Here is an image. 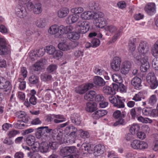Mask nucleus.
<instances>
[{"instance_id":"1","label":"nucleus","mask_w":158,"mask_h":158,"mask_svg":"<svg viewBox=\"0 0 158 158\" xmlns=\"http://www.w3.org/2000/svg\"><path fill=\"white\" fill-rule=\"evenodd\" d=\"M104 16L103 13L101 12H94L89 11H85L82 13L81 18L84 20L94 19L96 26L102 28L107 24L106 20L104 18Z\"/></svg>"},{"instance_id":"2","label":"nucleus","mask_w":158,"mask_h":158,"mask_svg":"<svg viewBox=\"0 0 158 158\" xmlns=\"http://www.w3.org/2000/svg\"><path fill=\"white\" fill-rule=\"evenodd\" d=\"M133 55L135 59L139 61L141 64L140 66V70L142 72L144 73L147 71L148 69L149 68V63L148 62V59L147 56H145L142 58L140 56H136L135 55L133 54Z\"/></svg>"},{"instance_id":"3","label":"nucleus","mask_w":158,"mask_h":158,"mask_svg":"<svg viewBox=\"0 0 158 158\" xmlns=\"http://www.w3.org/2000/svg\"><path fill=\"white\" fill-rule=\"evenodd\" d=\"M36 92L34 89L31 90L29 93L27 94V96L29 97V102L28 99H27L24 103L25 106L27 107L30 106V104L35 105L37 103V98L35 96Z\"/></svg>"},{"instance_id":"4","label":"nucleus","mask_w":158,"mask_h":158,"mask_svg":"<svg viewBox=\"0 0 158 158\" xmlns=\"http://www.w3.org/2000/svg\"><path fill=\"white\" fill-rule=\"evenodd\" d=\"M113 116L114 119H118V120L114 124V126L125 124V121L123 119L124 117V115L121 113L120 111L116 110L114 111L113 113Z\"/></svg>"},{"instance_id":"5","label":"nucleus","mask_w":158,"mask_h":158,"mask_svg":"<svg viewBox=\"0 0 158 158\" xmlns=\"http://www.w3.org/2000/svg\"><path fill=\"white\" fill-rule=\"evenodd\" d=\"M149 46L148 44L146 42L143 41L140 42L138 47L137 50L140 54L139 56L142 55L144 57L149 51Z\"/></svg>"},{"instance_id":"6","label":"nucleus","mask_w":158,"mask_h":158,"mask_svg":"<svg viewBox=\"0 0 158 158\" xmlns=\"http://www.w3.org/2000/svg\"><path fill=\"white\" fill-rule=\"evenodd\" d=\"M52 137L56 142L59 143L60 144L62 143L63 133L61 131L58 130L57 129H55L52 131Z\"/></svg>"},{"instance_id":"7","label":"nucleus","mask_w":158,"mask_h":158,"mask_svg":"<svg viewBox=\"0 0 158 158\" xmlns=\"http://www.w3.org/2000/svg\"><path fill=\"white\" fill-rule=\"evenodd\" d=\"M131 64L128 61L123 62L121 65L120 71L121 73L124 75L127 74L130 70Z\"/></svg>"},{"instance_id":"8","label":"nucleus","mask_w":158,"mask_h":158,"mask_svg":"<svg viewBox=\"0 0 158 158\" xmlns=\"http://www.w3.org/2000/svg\"><path fill=\"white\" fill-rule=\"evenodd\" d=\"M121 62L120 58L117 56L114 57L110 64L112 69L115 71H118L120 69Z\"/></svg>"},{"instance_id":"9","label":"nucleus","mask_w":158,"mask_h":158,"mask_svg":"<svg viewBox=\"0 0 158 158\" xmlns=\"http://www.w3.org/2000/svg\"><path fill=\"white\" fill-rule=\"evenodd\" d=\"M144 10L148 15H152L156 11V5L155 3H149L144 7Z\"/></svg>"},{"instance_id":"10","label":"nucleus","mask_w":158,"mask_h":158,"mask_svg":"<svg viewBox=\"0 0 158 158\" xmlns=\"http://www.w3.org/2000/svg\"><path fill=\"white\" fill-rule=\"evenodd\" d=\"M16 116L19 118H21L23 123H27L28 122L29 117L27 115L25 112L20 110L15 113Z\"/></svg>"},{"instance_id":"11","label":"nucleus","mask_w":158,"mask_h":158,"mask_svg":"<svg viewBox=\"0 0 158 158\" xmlns=\"http://www.w3.org/2000/svg\"><path fill=\"white\" fill-rule=\"evenodd\" d=\"M131 83L134 89L139 90L141 89V80L138 77H134L131 81Z\"/></svg>"},{"instance_id":"12","label":"nucleus","mask_w":158,"mask_h":158,"mask_svg":"<svg viewBox=\"0 0 158 158\" xmlns=\"http://www.w3.org/2000/svg\"><path fill=\"white\" fill-rule=\"evenodd\" d=\"M107 113V112L106 110H100L93 113L92 115V116L94 119H98L106 115Z\"/></svg>"},{"instance_id":"13","label":"nucleus","mask_w":158,"mask_h":158,"mask_svg":"<svg viewBox=\"0 0 158 158\" xmlns=\"http://www.w3.org/2000/svg\"><path fill=\"white\" fill-rule=\"evenodd\" d=\"M48 32L52 35H55L58 34V37L60 36V26H58L57 25H54L51 26L48 30Z\"/></svg>"},{"instance_id":"14","label":"nucleus","mask_w":158,"mask_h":158,"mask_svg":"<svg viewBox=\"0 0 158 158\" xmlns=\"http://www.w3.org/2000/svg\"><path fill=\"white\" fill-rule=\"evenodd\" d=\"M15 14L19 17L23 18L27 15V12L24 7L19 6L15 10Z\"/></svg>"},{"instance_id":"15","label":"nucleus","mask_w":158,"mask_h":158,"mask_svg":"<svg viewBox=\"0 0 158 158\" xmlns=\"http://www.w3.org/2000/svg\"><path fill=\"white\" fill-rule=\"evenodd\" d=\"M10 82L3 77H0V89H8Z\"/></svg>"},{"instance_id":"16","label":"nucleus","mask_w":158,"mask_h":158,"mask_svg":"<svg viewBox=\"0 0 158 158\" xmlns=\"http://www.w3.org/2000/svg\"><path fill=\"white\" fill-rule=\"evenodd\" d=\"M78 23V32L80 34H83L85 33L89 30V27H87V24L85 25L84 22H81Z\"/></svg>"},{"instance_id":"17","label":"nucleus","mask_w":158,"mask_h":158,"mask_svg":"<svg viewBox=\"0 0 158 158\" xmlns=\"http://www.w3.org/2000/svg\"><path fill=\"white\" fill-rule=\"evenodd\" d=\"M38 130L35 132V136L38 139H41L42 142H44L48 138V135L45 133H43L41 129H38Z\"/></svg>"},{"instance_id":"18","label":"nucleus","mask_w":158,"mask_h":158,"mask_svg":"<svg viewBox=\"0 0 158 158\" xmlns=\"http://www.w3.org/2000/svg\"><path fill=\"white\" fill-rule=\"evenodd\" d=\"M79 18V16L78 15H71L68 16L66 19V21L69 24H73L77 22Z\"/></svg>"},{"instance_id":"19","label":"nucleus","mask_w":158,"mask_h":158,"mask_svg":"<svg viewBox=\"0 0 158 158\" xmlns=\"http://www.w3.org/2000/svg\"><path fill=\"white\" fill-rule=\"evenodd\" d=\"M60 32L61 35L63 34H67L71 32V31L73 30V27L71 25H69L64 27L63 25L60 26Z\"/></svg>"},{"instance_id":"20","label":"nucleus","mask_w":158,"mask_h":158,"mask_svg":"<svg viewBox=\"0 0 158 158\" xmlns=\"http://www.w3.org/2000/svg\"><path fill=\"white\" fill-rule=\"evenodd\" d=\"M93 82L95 85L99 86L105 85L106 82L101 77L98 76H95L93 79Z\"/></svg>"},{"instance_id":"21","label":"nucleus","mask_w":158,"mask_h":158,"mask_svg":"<svg viewBox=\"0 0 158 158\" xmlns=\"http://www.w3.org/2000/svg\"><path fill=\"white\" fill-rule=\"evenodd\" d=\"M125 100V99L123 98L117 96V100L115 102L114 106L118 108H124L125 106L124 102Z\"/></svg>"},{"instance_id":"22","label":"nucleus","mask_w":158,"mask_h":158,"mask_svg":"<svg viewBox=\"0 0 158 158\" xmlns=\"http://www.w3.org/2000/svg\"><path fill=\"white\" fill-rule=\"evenodd\" d=\"M69 13V10L67 7L62 8L57 12L58 16L60 18H63L66 16Z\"/></svg>"},{"instance_id":"23","label":"nucleus","mask_w":158,"mask_h":158,"mask_svg":"<svg viewBox=\"0 0 158 158\" xmlns=\"http://www.w3.org/2000/svg\"><path fill=\"white\" fill-rule=\"evenodd\" d=\"M105 150V147L103 145L98 144L96 145L94 147V153L96 154H97L98 156H99L103 153Z\"/></svg>"},{"instance_id":"24","label":"nucleus","mask_w":158,"mask_h":158,"mask_svg":"<svg viewBox=\"0 0 158 158\" xmlns=\"http://www.w3.org/2000/svg\"><path fill=\"white\" fill-rule=\"evenodd\" d=\"M5 40L4 43H0V55H6L9 52V49L6 45Z\"/></svg>"},{"instance_id":"25","label":"nucleus","mask_w":158,"mask_h":158,"mask_svg":"<svg viewBox=\"0 0 158 158\" xmlns=\"http://www.w3.org/2000/svg\"><path fill=\"white\" fill-rule=\"evenodd\" d=\"M96 93L93 90H90L86 93L84 96L85 100L89 101L93 100L95 98Z\"/></svg>"},{"instance_id":"26","label":"nucleus","mask_w":158,"mask_h":158,"mask_svg":"<svg viewBox=\"0 0 158 158\" xmlns=\"http://www.w3.org/2000/svg\"><path fill=\"white\" fill-rule=\"evenodd\" d=\"M85 109L89 112H93L95 110L97 109V105L95 102H88L86 103Z\"/></svg>"},{"instance_id":"27","label":"nucleus","mask_w":158,"mask_h":158,"mask_svg":"<svg viewBox=\"0 0 158 158\" xmlns=\"http://www.w3.org/2000/svg\"><path fill=\"white\" fill-rule=\"evenodd\" d=\"M67 37L70 40L74 41L79 39L80 35L79 33L76 32H72L68 34Z\"/></svg>"},{"instance_id":"28","label":"nucleus","mask_w":158,"mask_h":158,"mask_svg":"<svg viewBox=\"0 0 158 158\" xmlns=\"http://www.w3.org/2000/svg\"><path fill=\"white\" fill-rule=\"evenodd\" d=\"M52 116L54 118H56L53 120L54 122L56 123H62L66 120V118L62 115L53 114Z\"/></svg>"},{"instance_id":"29","label":"nucleus","mask_w":158,"mask_h":158,"mask_svg":"<svg viewBox=\"0 0 158 158\" xmlns=\"http://www.w3.org/2000/svg\"><path fill=\"white\" fill-rule=\"evenodd\" d=\"M101 42L100 40L97 38L93 39L92 41L91 44L89 43H87L85 44V46L86 48H88L91 47L92 45V47L93 48H96L99 46Z\"/></svg>"},{"instance_id":"30","label":"nucleus","mask_w":158,"mask_h":158,"mask_svg":"<svg viewBox=\"0 0 158 158\" xmlns=\"http://www.w3.org/2000/svg\"><path fill=\"white\" fill-rule=\"evenodd\" d=\"M103 92L107 95H113L115 94V91L112 88L109 86H106L103 88Z\"/></svg>"},{"instance_id":"31","label":"nucleus","mask_w":158,"mask_h":158,"mask_svg":"<svg viewBox=\"0 0 158 158\" xmlns=\"http://www.w3.org/2000/svg\"><path fill=\"white\" fill-rule=\"evenodd\" d=\"M136 40V38H131L129 41V52L131 53H133L135 50V43Z\"/></svg>"},{"instance_id":"32","label":"nucleus","mask_w":158,"mask_h":158,"mask_svg":"<svg viewBox=\"0 0 158 158\" xmlns=\"http://www.w3.org/2000/svg\"><path fill=\"white\" fill-rule=\"evenodd\" d=\"M72 122L76 125H79L81 123V118L78 115L73 114L71 117Z\"/></svg>"},{"instance_id":"33","label":"nucleus","mask_w":158,"mask_h":158,"mask_svg":"<svg viewBox=\"0 0 158 158\" xmlns=\"http://www.w3.org/2000/svg\"><path fill=\"white\" fill-rule=\"evenodd\" d=\"M123 28L122 27H121L115 33L111 40L110 41V43L112 44L115 42L119 37L121 33L123 32Z\"/></svg>"},{"instance_id":"34","label":"nucleus","mask_w":158,"mask_h":158,"mask_svg":"<svg viewBox=\"0 0 158 158\" xmlns=\"http://www.w3.org/2000/svg\"><path fill=\"white\" fill-rule=\"evenodd\" d=\"M35 140V137L34 136L30 135L27 137L26 139V142L27 145L29 146H32L34 143Z\"/></svg>"},{"instance_id":"35","label":"nucleus","mask_w":158,"mask_h":158,"mask_svg":"<svg viewBox=\"0 0 158 158\" xmlns=\"http://www.w3.org/2000/svg\"><path fill=\"white\" fill-rule=\"evenodd\" d=\"M33 12L36 14H39L42 11L41 4L40 3H37L35 4L33 9Z\"/></svg>"},{"instance_id":"36","label":"nucleus","mask_w":158,"mask_h":158,"mask_svg":"<svg viewBox=\"0 0 158 158\" xmlns=\"http://www.w3.org/2000/svg\"><path fill=\"white\" fill-rule=\"evenodd\" d=\"M111 78L113 81L116 83H120L122 81V77L119 74L114 73L112 75Z\"/></svg>"},{"instance_id":"37","label":"nucleus","mask_w":158,"mask_h":158,"mask_svg":"<svg viewBox=\"0 0 158 158\" xmlns=\"http://www.w3.org/2000/svg\"><path fill=\"white\" fill-rule=\"evenodd\" d=\"M29 81L31 84L35 85L39 82V77L36 75H31L29 78Z\"/></svg>"},{"instance_id":"38","label":"nucleus","mask_w":158,"mask_h":158,"mask_svg":"<svg viewBox=\"0 0 158 158\" xmlns=\"http://www.w3.org/2000/svg\"><path fill=\"white\" fill-rule=\"evenodd\" d=\"M152 55L154 57L158 56V40L152 46Z\"/></svg>"},{"instance_id":"39","label":"nucleus","mask_w":158,"mask_h":158,"mask_svg":"<svg viewBox=\"0 0 158 158\" xmlns=\"http://www.w3.org/2000/svg\"><path fill=\"white\" fill-rule=\"evenodd\" d=\"M58 48L64 51H66L70 49V46L66 43H60L58 45Z\"/></svg>"},{"instance_id":"40","label":"nucleus","mask_w":158,"mask_h":158,"mask_svg":"<svg viewBox=\"0 0 158 158\" xmlns=\"http://www.w3.org/2000/svg\"><path fill=\"white\" fill-rule=\"evenodd\" d=\"M76 92L80 94H83L86 91L84 85H79L75 88Z\"/></svg>"},{"instance_id":"41","label":"nucleus","mask_w":158,"mask_h":158,"mask_svg":"<svg viewBox=\"0 0 158 158\" xmlns=\"http://www.w3.org/2000/svg\"><path fill=\"white\" fill-rule=\"evenodd\" d=\"M18 81L20 83L19 85V89L21 90H24L26 88V82L24 78H19Z\"/></svg>"},{"instance_id":"42","label":"nucleus","mask_w":158,"mask_h":158,"mask_svg":"<svg viewBox=\"0 0 158 158\" xmlns=\"http://www.w3.org/2000/svg\"><path fill=\"white\" fill-rule=\"evenodd\" d=\"M23 123L21 120H18L16 123H14V127L15 128L19 129H23L26 127L27 125H26Z\"/></svg>"},{"instance_id":"43","label":"nucleus","mask_w":158,"mask_h":158,"mask_svg":"<svg viewBox=\"0 0 158 158\" xmlns=\"http://www.w3.org/2000/svg\"><path fill=\"white\" fill-rule=\"evenodd\" d=\"M140 129L139 126L137 124H133L131 127L130 131L131 133L135 134Z\"/></svg>"},{"instance_id":"44","label":"nucleus","mask_w":158,"mask_h":158,"mask_svg":"<svg viewBox=\"0 0 158 158\" xmlns=\"http://www.w3.org/2000/svg\"><path fill=\"white\" fill-rule=\"evenodd\" d=\"M45 51L49 55H53L56 51L55 47L53 45H49L46 47Z\"/></svg>"},{"instance_id":"45","label":"nucleus","mask_w":158,"mask_h":158,"mask_svg":"<svg viewBox=\"0 0 158 158\" xmlns=\"http://www.w3.org/2000/svg\"><path fill=\"white\" fill-rule=\"evenodd\" d=\"M36 24L39 27H44L46 25V20L44 19H40L37 21Z\"/></svg>"},{"instance_id":"46","label":"nucleus","mask_w":158,"mask_h":158,"mask_svg":"<svg viewBox=\"0 0 158 158\" xmlns=\"http://www.w3.org/2000/svg\"><path fill=\"white\" fill-rule=\"evenodd\" d=\"M105 29L106 31L112 33L116 32L117 30V27L113 25L107 26L105 27Z\"/></svg>"},{"instance_id":"47","label":"nucleus","mask_w":158,"mask_h":158,"mask_svg":"<svg viewBox=\"0 0 158 158\" xmlns=\"http://www.w3.org/2000/svg\"><path fill=\"white\" fill-rule=\"evenodd\" d=\"M139 140L135 139L133 140L131 143V147L135 150H139Z\"/></svg>"},{"instance_id":"48","label":"nucleus","mask_w":158,"mask_h":158,"mask_svg":"<svg viewBox=\"0 0 158 158\" xmlns=\"http://www.w3.org/2000/svg\"><path fill=\"white\" fill-rule=\"evenodd\" d=\"M68 152V150L67 147H66L60 149V155L61 156L63 157H65L68 156H69Z\"/></svg>"},{"instance_id":"49","label":"nucleus","mask_w":158,"mask_h":158,"mask_svg":"<svg viewBox=\"0 0 158 158\" xmlns=\"http://www.w3.org/2000/svg\"><path fill=\"white\" fill-rule=\"evenodd\" d=\"M156 78L155 76L154 73L153 72L149 73L146 77V80L147 83L150 82V81L154 80Z\"/></svg>"},{"instance_id":"50","label":"nucleus","mask_w":158,"mask_h":158,"mask_svg":"<svg viewBox=\"0 0 158 158\" xmlns=\"http://www.w3.org/2000/svg\"><path fill=\"white\" fill-rule=\"evenodd\" d=\"M139 150H143L148 148V143L144 141L139 140Z\"/></svg>"},{"instance_id":"51","label":"nucleus","mask_w":158,"mask_h":158,"mask_svg":"<svg viewBox=\"0 0 158 158\" xmlns=\"http://www.w3.org/2000/svg\"><path fill=\"white\" fill-rule=\"evenodd\" d=\"M52 76L51 75L48 74H44L41 75V80L44 81H50L52 79Z\"/></svg>"},{"instance_id":"52","label":"nucleus","mask_w":158,"mask_h":158,"mask_svg":"<svg viewBox=\"0 0 158 158\" xmlns=\"http://www.w3.org/2000/svg\"><path fill=\"white\" fill-rule=\"evenodd\" d=\"M148 83L150 85L151 89H156L158 86V81L157 78Z\"/></svg>"},{"instance_id":"53","label":"nucleus","mask_w":158,"mask_h":158,"mask_svg":"<svg viewBox=\"0 0 158 158\" xmlns=\"http://www.w3.org/2000/svg\"><path fill=\"white\" fill-rule=\"evenodd\" d=\"M84 10V9L81 7H76L72 8L70 10L71 12L75 14H79L82 13Z\"/></svg>"},{"instance_id":"54","label":"nucleus","mask_w":158,"mask_h":158,"mask_svg":"<svg viewBox=\"0 0 158 158\" xmlns=\"http://www.w3.org/2000/svg\"><path fill=\"white\" fill-rule=\"evenodd\" d=\"M89 6L90 9L92 10H98L99 8L98 4L95 2H90Z\"/></svg>"},{"instance_id":"55","label":"nucleus","mask_w":158,"mask_h":158,"mask_svg":"<svg viewBox=\"0 0 158 158\" xmlns=\"http://www.w3.org/2000/svg\"><path fill=\"white\" fill-rule=\"evenodd\" d=\"M40 147L41 146L40 143L37 141H35L32 148V149L34 152H37L40 151Z\"/></svg>"},{"instance_id":"56","label":"nucleus","mask_w":158,"mask_h":158,"mask_svg":"<svg viewBox=\"0 0 158 158\" xmlns=\"http://www.w3.org/2000/svg\"><path fill=\"white\" fill-rule=\"evenodd\" d=\"M91 147L90 144L88 143H83L81 146V148L82 151H88L90 150Z\"/></svg>"},{"instance_id":"57","label":"nucleus","mask_w":158,"mask_h":158,"mask_svg":"<svg viewBox=\"0 0 158 158\" xmlns=\"http://www.w3.org/2000/svg\"><path fill=\"white\" fill-rule=\"evenodd\" d=\"M69 135L73 137L76 136V134L77 131V128L73 126H70Z\"/></svg>"},{"instance_id":"58","label":"nucleus","mask_w":158,"mask_h":158,"mask_svg":"<svg viewBox=\"0 0 158 158\" xmlns=\"http://www.w3.org/2000/svg\"><path fill=\"white\" fill-rule=\"evenodd\" d=\"M94 72L97 75H102L105 71L102 69L100 67H95L94 70Z\"/></svg>"},{"instance_id":"59","label":"nucleus","mask_w":158,"mask_h":158,"mask_svg":"<svg viewBox=\"0 0 158 158\" xmlns=\"http://www.w3.org/2000/svg\"><path fill=\"white\" fill-rule=\"evenodd\" d=\"M57 66L56 64H52L49 65L47 68L48 71L50 73L54 72L56 70Z\"/></svg>"},{"instance_id":"60","label":"nucleus","mask_w":158,"mask_h":158,"mask_svg":"<svg viewBox=\"0 0 158 158\" xmlns=\"http://www.w3.org/2000/svg\"><path fill=\"white\" fill-rule=\"evenodd\" d=\"M157 101V98L155 95H153L151 96L149 99V103L152 105H154Z\"/></svg>"},{"instance_id":"61","label":"nucleus","mask_w":158,"mask_h":158,"mask_svg":"<svg viewBox=\"0 0 158 158\" xmlns=\"http://www.w3.org/2000/svg\"><path fill=\"white\" fill-rule=\"evenodd\" d=\"M51 98V94L49 93H47L45 94V96L42 97V101L45 102H48Z\"/></svg>"},{"instance_id":"62","label":"nucleus","mask_w":158,"mask_h":158,"mask_svg":"<svg viewBox=\"0 0 158 158\" xmlns=\"http://www.w3.org/2000/svg\"><path fill=\"white\" fill-rule=\"evenodd\" d=\"M33 70L35 71H40L41 69L40 63L37 62L35 63L33 65Z\"/></svg>"},{"instance_id":"63","label":"nucleus","mask_w":158,"mask_h":158,"mask_svg":"<svg viewBox=\"0 0 158 158\" xmlns=\"http://www.w3.org/2000/svg\"><path fill=\"white\" fill-rule=\"evenodd\" d=\"M49 148L52 150H55L58 147V144L55 142H51L48 144Z\"/></svg>"},{"instance_id":"64","label":"nucleus","mask_w":158,"mask_h":158,"mask_svg":"<svg viewBox=\"0 0 158 158\" xmlns=\"http://www.w3.org/2000/svg\"><path fill=\"white\" fill-rule=\"evenodd\" d=\"M49 148L48 144L44 143L43 146H41L40 151L42 152H46L48 151Z\"/></svg>"}]
</instances>
